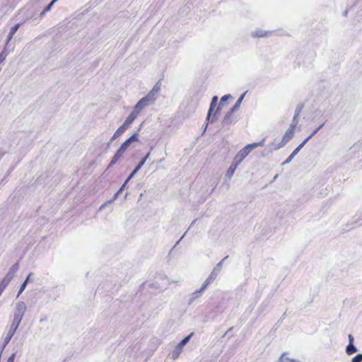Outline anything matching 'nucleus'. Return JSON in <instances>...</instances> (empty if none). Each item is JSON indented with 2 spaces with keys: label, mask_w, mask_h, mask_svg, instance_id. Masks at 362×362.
Returning a JSON list of instances; mask_svg holds the SVG:
<instances>
[{
  "label": "nucleus",
  "mask_w": 362,
  "mask_h": 362,
  "mask_svg": "<svg viewBox=\"0 0 362 362\" xmlns=\"http://www.w3.org/2000/svg\"><path fill=\"white\" fill-rule=\"evenodd\" d=\"M32 275H33V273H30L28 274V276H27V278L25 279V281L22 283V284L21 285V287L19 288L17 297H18L20 296V294L21 293H23V291L25 289L28 282L30 280V277H31Z\"/></svg>",
  "instance_id": "dca6fc26"
},
{
  "label": "nucleus",
  "mask_w": 362,
  "mask_h": 362,
  "mask_svg": "<svg viewBox=\"0 0 362 362\" xmlns=\"http://www.w3.org/2000/svg\"><path fill=\"white\" fill-rule=\"evenodd\" d=\"M358 351L356 346L354 344H348L346 348V352L348 355H351Z\"/></svg>",
  "instance_id": "aec40b11"
},
{
  "label": "nucleus",
  "mask_w": 362,
  "mask_h": 362,
  "mask_svg": "<svg viewBox=\"0 0 362 362\" xmlns=\"http://www.w3.org/2000/svg\"><path fill=\"white\" fill-rule=\"evenodd\" d=\"M16 357V354H12L10 357L8 358L7 362H14V358Z\"/></svg>",
  "instance_id": "79ce46f5"
},
{
  "label": "nucleus",
  "mask_w": 362,
  "mask_h": 362,
  "mask_svg": "<svg viewBox=\"0 0 362 362\" xmlns=\"http://www.w3.org/2000/svg\"><path fill=\"white\" fill-rule=\"evenodd\" d=\"M273 31H266L262 29H257L251 33L252 37H267L271 35Z\"/></svg>",
  "instance_id": "6e6552de"
},
{
  "label": "nucleus",
  "mask_w": 362,
  "mask_h": 362,
  "mask_svg": "<svg viewBox=\"0 0 362 362\" xmlns=\"http://www.w3.org/2000/svg\"><path fill=\"white\" fill-rule=\"evenodd\" d=\"M8 273L11 274V275H13L14 276L16 272H14V271L11 270V269H9Z\"/></svg>",
  "instance_id": "49530a36"
},
{
  "label": "nucleus",
  "mask_w": 362,
  "mask_h": 362,
  "mask_svg": "<svg viewBox=\"0 0 362 362\" xmlns=\"http://www.w3.org/2000/svg\"><path fill=\"white\" fill-rule=\"evenodd\" d=\"M126 131V129H124V127H122L120 126L117 130L116 132L114 133L113 136H112V138L110 139V141L107 143V147L110 146V142H112V141H114L115 139H117V136H120L121 134H122L124 132Z\"/></svg>",
  "instance_id": "2eb2a0df"
},
{
  "label": "nucleus",
  "mask_w": 362,
  "mask_h": 362,
  "mask_svg": "<svg viewBox=\"0 0 362 362\" xmlns=\"http://www.w3.org/2000/svg\"><path fill=\"white\" fill-rule=\"evenodd\" d=\"M160 89V85L157 83L152 88V90L148 93V95H151L152 98L156 99V94L159 92Z\"/></svg>",
  "instance_id": "6ab92c4d"
},
{
  "label": "nucleus",
  "mask_w": 362,
  "mask_h": 362,
  "mask_svg": "<svg viewBox=\"0 0 362 362\" xmlns=\"http://www.w3.org/2000/svg\"><path fill=\"white\" fill-rule=\"evenodd\" d=\"M351 362H362V354H358L352 358Z\"/></svg>",
  "instance_id": "c756f323"
},
{
  "label": "nucleus",
  "mask_w": 362,
  "mask_h": 362,
  "mask_svg": "<svg viewBox=\"0 0 362 362\" xmlns=\"http://www.w3.org/2000/svg\"><path fill=\"white\" fill-rule=\"evenodd\" d=\"M155 101L156 98H152L151 95L147 94L137 102L134 107V110L139 114L143 109L151 105H153Z\"/></svg>",
  "instance_id": "7ed1b4c3"
},
{
  "label": "nucleus",
  "mask_w": 362,
  "mask_h": 362,
  "mask_svg": "<svg viewBox=\"0 0 362 362\" xmlns=\"http://www.w3.org/2000/svg\"><path fill=\"white\" fill-rule=\"evenodd\" d=\"M153 146L150 147V151L148 152V153L142 158L143 160H145V162L147 160V159L149 158L151 151L153 150Z\"/></svg>",
  "instance_id": "ea45409f"
},
{
  "label": "nucleus",
  "mask_w": 362,
  "mask_h": 362,
  "mask_svg": "<svg viewBox=\"0 0 362 362\" xmlns=\"http://www.w3.org/2000/svg\"><path fill=\"white\" fill-rule=\"evenodd\" d=\"M59 0H52V3H56L57 1H58Z\"/></svg>",
  "instance_id": "8fccbe9b"
},
{
  "label": "nucleus",
  "mask_w": 362,
  "mask_h": 362,
  "mask_svg": "<svg viewBox=\"0 0 362 362\" xmlns=\"http://www.w3.org/2000/svg\"><path fill=\"white\" fill-rule=\"evenodd\" d=\"M217 119H218V115L213 114V115H211L209 122L211 123H214L217 120ZM208 122H209V121H206V123L205 124V127H204L203 133L206 131V128L208 127Z\"/></svg>",
  "instance_id": "bb28decb"
},
{
  "label": "nucleus",
  "mask_w": 362,
  "mask_h": 362,
  "mask_svg": "<svg viewBox=\"0 0 362 362\" xmlns=\"http://www.w3.org/2000/svg\"><path fill=\"white\" fill-rule=\"evenodd\" d=\"M59 0H52V3H56L57 1H58Z\"/></svg>",
  "instance_id": "603ef678"
},
{
  "label": "nucleus",
  "mask_w": 362,
  "mask_h": 362,
  "mask_svg": "<svg viewBox=\"0 0 362 362\" xmlns=\"http://www.w3.org/2000/svg\"><path fill=\"white\" fill-rule=\"evenodd\" d=\"M145 164V160H143L142 159L140 160V162L138 163V165L135 167L134 169H136V170H139L142 166Z\"/></svg>",
  "instance_id": "c9c22d12"
},
{
  "label": "nucleus",
  "mask_w": 362,
  "mask_h": 362,
  "mask_svg": "<svg viewBox=\"0 0 362 362\" xmlns=\"http://www.w3.org/2000/svg\"><path fill=\"white\" fill-rule=\"evenodd\" d=\"M233 112H235V111H232L231 109H230V110H228L226 114L225 115L223 119V121H222V123H223V125H228V124H230L233 122Z\"/></svg>",
  "instance_id": "9b49d317"
},
{
  "label": "nucleus",
  "mask_w": 362,
  "mask_h": 362,
  "mask_svg": "<svg viewBox=\"0 0 362 362\" xmlns=\"http://www.w3.org/2000/svg\"><path fill=\"white\" fill-rule=\"evenodd\" d=\"M218 102V96L214 95L211 101L210 106L207 112V115L206 117V121H209L211 115L213 114L214 109L216 108Z\"/></svg>",
  "instance_id": "0eeeda50"
},
{
  "label": "nucleus",
  "mask_w": 362,
  "mask_h": 362,
  "mask_svg": "<svg viewBox=\"0 0 362 362\" xmlns=\"http://www.w3.org/2000/svg\"><path fill=\"white\" fill-rule=\"evenodd\" d=\"M221 107H222V106H221V105H219V104H218V106L216 107V110H215L214 112V115H218V114H219V112H220V111H221Z\"/></svg>",
  "instance_id": "a19ab883"
},
{
  "label": "nucleus",
  "mask_w": 362,
  "mask_h": 362,
  "mask_svg": "<svg viewBox=\"0 0 362 362\" xmlns=\"http://www.w3.org/2000/svg\"><path fill=\"white\" fill-rule=\"evenodd\" d=\"M295 128H293V125H290L288 129L286 130L285 134L283 136L284 140L288 142L294 135Z\"/></svg>",
  "instance_id": "ddd939ff"
},
{
  "label": "nucleus",
  "mask_w": 362,
  "mask_h": 362,
  "mask_svg": "<svg viewBox=\"0 0 362 362\" xmlns=\"http://www.w3.org/2000/svg\"><path fill=\"white\" fill-rule=\"evenodd\" d=\"M238 166V164L233 160L231 165H230L229 168L228 169V170L226 173V177L228 179H230L233 177Z\"/></svg>",
  "instance_id": "4468645a"
},
{
  "label": "nucleus",
  "mask_w": 362,
  "mask_h": 362,
  "mask_svg": "<svg viewBox=\"0 0 362 362\" xmlns=\"http://www.w3.org/2000/svg\"><path fill=\"white\" fill-rule=\"evenodd\" d=\"M182 238V237L177 241L176 242V245L179 243V242L180 241V240Z\"/></svg>",
  "instance_id": "864d4df0"
},
{
  "label": "nucleus",
  "mask_w": 362,
  "mask_h": 362,
  "mask_svg": "<svg viewBox=\"0 0 362 362\" xmlns=\"http://www.w3.org/2000/svg\"><path fill=\"white\" fill-rule=\"evenodd\" d=\"M232 329H233V327L229 328V329H228V331L226 332L225 335H226V334L229 333V332H231Z\"/></svg>",
  "instance_id": "de8ad7c7"
},
{
  "label": "nucleus",
  "mask_w": 362,
  "mask_h": 362,
  "mask_svg": "<svg viewBox=\"0 0 362 362\" xmlns=\"http://www.w3.org/2000/svg\"><path fill=\"white\" fill-rule=\"evenodd\" d=\"M138 115L139 113H137L136 112H135V110H133L132 112L127 117V118L125 119L124 122L121 126L124 127V129H127L130 126V124L135 120Z\"/></svg>",
  "instance_id": "39448f33"
},
{
  "label": "nucleus",
  "mask_w": 362,
  "mask_h": 362,
  "mask_svg": "<svg viewBox=\"0 0 362 362\" xmlns=\"http://www.w3.org/2000/svg\"><path fill=\"white\" fill-rule=\"evenodd\" d=\"M298 117H299L298 115H294L292 122L290 124V125H293V128H295V129L298 123Z\"/></svg>",
  "instance_id": "473e14b6"
},
{
  "label": "nucleus",
  "mask_w": 362,
  "mask_h": 362,
  "mask_svg": "<svg viewBox=\"0 0 362 362\" xmlns=\"http://www.w3.org/2000/svg\"><path fill=\"white\" fill-rule=\"evenodd\" d=\"M59 0H52V3H56L57 1H58Z\"/></svg>",
  "instance_id": "3c124183"
},
{
  "label": "nucleus",
  "mask_w": 362,
  "mask_h": 362,
  "mask_svg": "<svg viewBox=\"0 0 362 362\" xmlns=\"http://www.w3.org/2000/svg\"><path fill=\"white\" fill-rule=\"evenodd\" d=\"M128 182H126V181H124V182L122 184V185L119 187V189L117 190V192H119V194H120L124 189L125 187H126V185L127 184Z\"/></svg>",
  "instance_id": "4c0bfd02"
},
{
  "label": "nucleus",
  "mask_w": 362,
  "mask_h": 362,
  "mask_svg": "<svg viewBox=\"0 0 362 362\" xmlns=\"http://www.w3.org/2000/svg\"><path fill=\"white\" fill-rule=\"evenodd\" d=\"M196 221V220H193V222L192 223L191 226Z\"/></svg>",
  "instance_id": "5fc2aeb1"
},
{
  "label": "nucleus",
  "mask_w": 362,
  "mask_h": 362,
  "mask_svg": "<svg viewBox=\"0 0 362 362\" xmlns=\"http://www.w3.org/2000/svg\"><path fill=\"white\" fill-rule=\"evenodd\" d=\"M137 172H138V170H136V169H134L132 170V172L129 175L127 178L126 179V180H125L126 182H128L131 179H132Z\"/></svg>",
  "instance_id": "f704fd0d"
},
{
  "label": "nucleus",
  "mask_w": 362,
  "mask_h": 362,
  "mask_svg": "<svg viewBox=\"0 0 362 362\" xmlns=\"http://www.w3.org/2000/svg\"><path fill=\"white\" fill-rule=\"evenodd\" d=\"M288 142L282 138V140L280 143H279L276 147L274 148V150H278L282 147H284Z\"/></svg>",
  "instance_id": "2f4dec72"
},
{
  "label": "nucleus",
  "mask_w": 362,
  "mask_h": 362,
  "mask_svg": "<svg viewBox=\"0 0 362 362\" xmlns=\"http://www.w3.org/2000/svg\"><path fill=\"white\" fill-rule=\"evenodd\" d=\"M303 105H301V104H299L297 105V107H296V110H295V115H300L301 110H303Z\"/></svg>",
  "instance_id": "72a5a7b5"
},
{
  "label": "nucleus",
  "mask_w": 362,
  "mask_h": 362,
  "mask_svg": "<svg viewBox=\"0 0 362 362\" xmlns=\"http://www.w3.org/2000/svg\"><path fill=\"white\" fill-rule=\"evenodd\" d=\"M54 5V3H52V1H51L50 3H49V4L47 6H46L45 7V8L42 11V12L40 13V18H42L46 13H47L48 11H49L51 10V8H52V6Z\"/></svg>",
  "instance_id": "5701e85b"
},
{
  "label": "nucleus",
  "mask_w": 362,
  "mask_h": 362,
  "mask_svg": "<svg viewBox=\"0 0 362 362\" xmlns=\"http://www.w3.org/2000/svg\"><path fill=\"white\" fill-rule=\"evenodd\" d=\"M228 257V256H226L223 259H222L221 261H220L217 264L216 266L214 268L213 270H216V272H217V274L220 272L221 267H222V265H223V262Z\"/></svg>",
  "instance_id": "a878e982"
},
{
  "label": "nucleus",
  "mask_w": 362,
  "mask_h": 362,
  "mask_svg": "<svg viewBox=\"0 0 362 362\" xmlns=\"http://www.w3.org/2000/svg\"><path fill=\"white\" fill-rule=\"evenodd\" d=\"M347 13H348V11H346H346L344 12V16H346Z\"/></svg>",
  "instance_id": "09e8293b"
},
{
  "label": "nucleus",
  "mask_w": 362,
  "mask_h": 362,
  "mask_svg": "<svg viewBox=\"0 0 362 362\" xmlns=\"http://www.w3.org/2000/svg\"><path fill=\"white\" fill-rule=\"evenodd\" d=\"M125 152V150L121 146L117 149L115 155L113 156L111 162L110 163L107 168H111L113 165H115L122 157L123 153Z\"/></svg>",
  "instance_id": "423d86ee"
},
{
  "label": "nucleus",
  "mask_w": 362,
  "mask_h": 362,
  "mask_svg": "<svg viewBox=\"0 0 362 362\" xmlns=\"http://www.w3.org/2000/svg\"><path fill=\"white\" fill-rule=\"evenodd\" d=\"M5 55L0 53V64H1L6 58Z\"/></svg>",
  "instance_id": "c03bdc74"
},
{
  "label": "nucleus",
  "mask_w": 362,
  "mask_h": 362,
  "mask_svg": "<svg viewBox=\"0 0 362 362\" xmlns=\"http://www.w3.org/2000/svg\"><path fill=\"white\" fill-rule=\"evenodd\" d=\"M264 141L265 139H263L259 142H255L246 145L244 148H243L240 151H238V153L233 158V161H235L236 163L239 165L253 149L259 146H263L264 144Z\"/></svg>",
  "instance_id": "f03ea898"
},
{
  "label": "nucleus",
  "mask_w": 362,
  "mask_h": 362,
  "mask_svg": "<svg viewBox=\"0 0 362 362\" xmlns=\"http://www.w3.org/2000/svg\"><path fill=\"white\" fill-rule=\"evenodd\" d=\"M26 311V305L23 301H18L16 304V308L13 313V320L11 327L7 333L6 337L4 340L3 349L9 343L11 338L14 335L17 329L18 328L24 314Z\"/></svg>",
  "instance_id": "f257e3e1"
},
{
  "label": "nucleus",
  "mask_w": 362,
  "mask_h": 362,
  "mask_svg": "<svg viewBox=\"0 0 362 362\" xmlns=\"http://www.w3.org/2000/svg\"><path fill=\"white\" fill-rule=\"evenodd\" d=\"M202 293V291L200 289H198L192 293L191 298L189 300V304H192V302L198 298L200 296V294Z\"/></svg>",
  "instance_id": "4be33fe9"
},
{
  "label": "nucleus",
  "mask_w": 362,
  "mask_h": 362,
  "mask_svg": "<svg viewBox=\"0 0 362 362\" xmlns=\"http://www.w3.org/2000/svg\"><path fill=\"white\" fill-rule=\"evenodd\" d=\"M18 268H19V264L17 262V263H15L14 264H13L10 269L11 270L14 271V272H16L18 271Z\"/></svg>",
  "instance_id": "e433bc0d"
},
{
  "label": "nucleus",
  "mask_w": 362,
  "mask_h": 362,
  "mask_svg": "<svg viewBox=\"0 0 362 362\" xmlns=\"http://www.w3.org/2000/svg\"><path fill=\"white\" fill-rule=\"evenodd\" d=\"M354 337L351 334L349 335V344H354Z\"/></svg>",
  "instance_id": "37998d69"
},
{
  "label": "nucleus",
  "mask_w": 362,
  "mask_h": 362,
  "mask_svg": "<svg viewBox=\"0 0 362 362\" xmlns=\"http://www.w3.org/2000/svg\"><path fill=\"white\" fill-rule=\"evenodd\" d=\"M304 146V144H300L296 147L290 156L282 163V165H287L291 162L293 158L298 153L300 149Z\"/></svg>",
  "instance_id": "1a4fd4ad"
},
{
  "label": "nucleus",
  "mask_w": 362,
  "mask_h": 362,
  "mask_svg": "<svg viewBox=\"0 0 362 362\" xmlns=\"http://www.w3.org/2000/svg\"><path fill=\"white\" fill-rule=\"evenodd\" d=\"M194 335V332L190 333L187 336L185 337L175 346V349L172 352L171 358L173 360L177 359L181 352L182 351V349L184 346L189 341L192 337Z\"/></svg>",
  "instance_id": "20e7f679"
},
{
  "label": "nucleus",
  "mask_w": 362,
  "mask_h": 362,
  "mask_svg": "<svg viewBox=\"0 0 362 362\" xmlns=\"http://www.w3.org/2000/svg\"><path fill=\"white\" fill-rule=\"evenodd\" d=\"M13 276L7 272V274L5 275V276L4 277L2 281L7 283L8 284H9V283L13 279Z\"/></svg>",
  "instance_id": "cd10ccee"
},
{
  "label": "nucleus",
  "mask_w": 362,
  "mask_h": 362,
  "mask_svg": "<svg viewBox=\"0 0 362 362\" xmlns=\"http://www.w3.org/2000/svg\"><path fill=\"white\" fill-rule=\"evenodd\" d=\"M247 91L243 93L239 98L238 99L236 100L235 105L230 108L232 110V111H237L239 108H240V106L241 105V103L246 94Z\"/></svg>",
  "instance_id": "f3484780"
},
{
  "label": "nucleus",
  "mask_w": 362,
  "mask_h": 362,
  "mask_svg": "<svg viewBox=\"0 0 362 362\" xmlns=\"http://www.w3.org/2000/svg\"><path fill=\"white\" fill-rule=\"evenodd\" d=\"M209 285V284L205 280L199 289L203 292Z\"/></svg>",
  "instance_id": "58836bf2"
},
{
  "label": "nucleus",
  "mask_w": 362,
  "mask_h": 362,
  "mask_svg": "<svg viewBox=\"0 0 362 362\" xmlns=\"http://www.w3.org/2000/svg\"><path fill=\"white\" fill-rule=\"evenodd\" d=\"M325 124V123H322L321 124L320 126H318L317 128H315L311 133L310 134L307 136L304 140L301 143V144H304V145L313 137L317 133V132L323 127V125Z\"/></svg>",
  "instance_id": "a211bd4d"
},
{
  "label": "nucleus",
  "mask_w": 362,
  "mask_h": 362,
  "mask_svg": "<svg viewBox=\"0 0 362 362\" xmlns=\"http://www.w3.org/2000/svg\"><path fill=\"white\" fill-rule=\"evenodd\" d=\"M138 136L139 135L137 133H134L129 138L125 140L120 146L126 151L132 143L139 140Z\"/></svg>",
  "instance_id": "9d476101"
},
{
  "label": "nucleus",
  "mask_w": 362,
  "mask_h": 362,
  "mask_svg": "<svg viewBox=\"0 0 362 362\" xmlns=\"http://www.w3.org/2000/svg\"><path fill=\"white\" fill-rule=\"evenodd\" d=\"M231 98V95L230 94L224 95L221 98L219 105L222 106V105L228 100V98Z\"/></svg>",
  "instance_id": "c85d7f7f"
},
{
  "label": "nucleus",
  "mask_w": 362,
  "mask_h": 362,
  "mask_svg": "<svg viewBox=\"0 0 362 362\" xmlns=\"http://www.w3.org/2000/svg\"><path fill=\"white\" fill-rule=\"evenodd\" d=\"M5 55L0 53V64H1L6 58Z\"/></svg>",
  "instance_id": "a18cd8bd"
},
{
  "label": "nucleus",
  "mask_w": 362,
  "mask_h": 362,
  "mask_svg": "<svg viewBox=\"0 0 362 362\" xmlns=\"http://www.w3.org/2000/svg\"><path fill=\"white\" fill-rule=\"evenodd\" d=\"M119 192H117L114 194V196H113V197H112V199H110V200H108V201L105 202L103 204H102V205L100 206V207L99 208V211L103 210V209L106 206H107V205L110 204L112 202H114L115 200H116V199H117V197H119Z\"/></svg>",
  "instance_id": "412c9836"
},
{
  "label": "nucleus",
  "mask_w": 362,
  "mask_h": 362,
  "mask_svg": "<svg viewBox=\"0 0 362 362\" xmlns=\"http://www.w3.org/2000/svg\"><path fill=\"white\" fill-rule=\"evenodd\" d=\"M8 44H6V42L2 51L1 52V54L5 55L6 57H7L10 53V51L8 50Z\"/></svg>",
  "instance_id": "7c9ffc66"
},
{
  "label": "nucleus",
  "mask_w": 362,
  "mask_h": 362,
  "mask_svg": "<svg viewBox=\"0 0 362 362\" xmlns=\"http://www.w3.org/2000/svg\"><path fill=\"white\" fill-rule=\"evenodd\" d=\"M279 362H300L298 361H296V360H293V359H291L288 357H286V354H284L281 355V356L280 357L279 360Z\"/></svg>",
  "instance_id": "393cba45"
},
{
  "label": "nucleus",
  "mask_w": 362,
  "mask_h": 362,
  "mask_svg": "<svg viewBox=\"0 0 362 362\" xmlns=\"http://www.w3.org/2000/svg\"><path fill=\"white\" fill-rule=\"evenodd\" d=\"M217 272H216V270H213L208 278L206 279V281L210 284L217 276Z\"/></svg>",
  "instance_id": "b1692460"
},
{
  "label": "nucleus",
  "mask_w": 362,
  "mask_h": 362,
  "mask_svg": "<svg viewBox=\"0 0 362 362\" xmlns=\"http://www.w3.org/2000/svg\"><path fill=\"white\" fill-rule=\"evenodd\" d=\"M20 25H21L20 23H16L13 27H11V28L10 29L9 33H8V35L7 36V39L6 40V44H9V42L12 40L13 35L18 31Z\"/></svg>",
  "instance_id": "f8f14e48"
}]
</instances>
